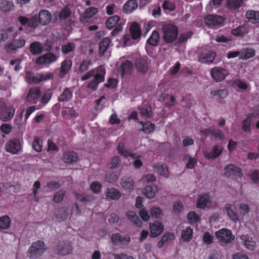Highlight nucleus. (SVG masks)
Returning <instances> with one entry per match:
<instances>
[{"instance_id":"63","label":"nucleus","mask_w":259,"mask_h":259,"mask_svg":"<svg viewBox=\"0 0 259 259\" xmlns=\"http://www.w3.org/2000/svg\"><path fill=\"white\" fill-rule=\"evenodd\" d=\"M162 211L159 207H153L150 209V214L152 218L160 219Z\"/></svg>"},{"instance_id":"23","label":"nucleus","mask_w":259,"mask_h":259,"mask_svg":"<svg viewBox=\"0 0 259 259\" xmlns=\"http://www.w3.org/2000/svg\"><path fill=\"white\" fill-rule=\"evenodd\" d=\"M130 32L133 40L139 39L142 34L140 25L137 22H133L130 27Z\"/></svg>"},{"instance_id":"38","label":"nucleus","mask_w":259,"mask_h":259,"mask_svg":"<svg viewBox=\"0 0 259 259\" xmlns=\"http://www.w3.org/2000/svg\"><path fill=\"white\" fill-rule=\"evenodd\" d=\"M138 123L142 125L141 131H143L145 134H149L152 133L154 130V124L149 121L146 122L138 121Z\"/></svg>"},{"instance_id":"25","label":"nucleus","mask_w":259,"mask_h":259,"mask_svg":"<svg viewBox=\"0 0 259 259\" xmlns=\"http://www.w3.org/2000/svg\"><path fill=\"white\" fill-rule=\"evenodd\" d=\"M105 196L108 199L117 200L121 197L122 194L118 189L114 188H111L106 189Z\"/></svg>"},{"instance_id":"35","label":"nucleus","mask_w":259,"mask_h":259,"mask_svg":"<svg viewBox=\"0 0 259 259\" xmlns=\"http://www.w3.org/2000/svg\"><path fill=\"white\" fill-rule=\"evenodd\" d=\"M242 244L249 250H252L256 246V242L247 236H243L241 237Z\"/></svg>"},{"instance_id":"3","label":"nucleus","mask_w":259,"mask_h":259,"mask_svg":"<svg viewBox=\"0 0 259 259\" xmlns=\"http://www.w3.org/2000/svg\"><path fill=\"white\" fill-rule=\"evenodd\" d=\"M18 34V31L13 32L12 35L13 38V40L5 46V49L8 53H14L25 47L26 44L25 37L21 35L18 38H17L16 37Z\"/></svg>"},{"instance_id":"55","label":"nucleus","mask_w":259,"mask_h":259,"mask_svg":"<svg viewBox=\"0 0 259 259\" xmlns=\"http://www.w3.org/2000/svg\"><path fill=\"white\" fill-rule=\"evenodd\" d=\"M71 14V11L67 7H64L59 13V17L60 19L66 20L68 18Z\"/></svg>"},{"instance_id":"49","label":"nucleus","mask_w":259,"mask_h":259,"mask_svg":"<svg viewBox=\"0 0 259 259\" xmlns=\"http://www.w3.org/2000/svg\"><path fill=\"white\" fill-rule=\"evenodd\" d=\"M138 2L136 0H128L124 6L125 11L132 12L138 8Z\"/></svg>"},{"instance_id":"5","label":"nucleus","mask_w":259,"mask_h":259,"mask_svg":"<svg viewBox=\"0 0 259 259\" xmlns=\"http://www.w3.org/2000/svg\"><path fill=\"white\" fill-rule=\"evenodd\" d=\"M105 74V67L103 65L98 66L94 78L88 84L87 88L94 91L97 90L99 84L104 81Z\"/></svg>"},{"instance_id":"20","label":"nucleus","mask_w":259,"mask_h":259,"mask_svg":"<svg viewBox=\"0 0 259 259\" xmlns=\"http://www.w3.org/2000/svg\"><path fill=\"white\" fill-rule=\"evenodd\" d=\"M244 0H227L226 8L231 12L239 9L243 4Z\"/></svg>"},{"instance_id":"45","label":"nucleus","mask_w":259,"mask_h":259,"mask_svg":"<svg viewBox=\"0 0 259 259\" xmlns=\"http://www.w3.org/2000/svg\"><path fill=\"white\" fill-rule=\"evenodd\" d=\"M255 51L252 48H247L243 50L240 58L242 60H247L255 56Z\"/></svg>"},{"instance_id":"24","label":"nucleus","mask_w":259,"mask_h":259,"mask_svg":"<svg viewBox=\"0 0 259 259\" xmlns=\"http://www.w3.org/2000/svg\"><path fill=\"white\" fill-rule=\"evenodd\" d=\"M72 65V61L65 60L61 64L60 70L59 74L60 78H63L69 72Z\"/></svg>"},{"instance_id":"48","label":"nucleus","mask_w":259,"mask_h":259,"mask_svg":"<svg viewBox=\"0 0 259 259\" xmlns=\"http://www.w3.org/2000/svg\"><path fill=\"white\" fill-rule=\"evenodd\" d=\"M187 219L191 224H196L201 220L200 216L194 211H191L188 213Z\"/></svg>"},{"instance_id":"33","label":"nucleus","mask_w":259,"mask_h":259,"mask_svg":"<svg viewBox=\"0 0 259 259\" xmlns=\"http://www.w3.org/2000/svg\"><path fill=\"white\" fill-rule=\"evenodd\" d=\"M222 149L219 145H215L213 147L211 151L205 154V157L208 159H214L222 154Z\"/></svg>"},{"instance_id":"61","label":"nucleus","mask_w":259,"mask_h":259,"mask_svg":"<svg viewBox=\"0 0 259 259\" xmlns=\"http://www.w3.org/2000/svg\"><path fill=\"white\" fill-rule=\"evenodd\" d=\"M193 35V32L191 31L187 32L180 34L178 39L179 44H182L187 41L189 38H190Z\"/></svg>"},{"instance_id":"43","label":"nucleus","mask_w":259,"mask_h":259,"mask_svg":"<svg viewBox=\"0 0 259 259\" xmlns=\"http://www.w3.org/2000/svg\"><path fill=\"white\" fill-rule=\"evenodd\" d=\"M11 224L10 218L7 215L0 217V230H4L10 228Z\"/></svg>"},{"instance_id":"18","label":"nucleus","mask_w":259,"mask_h":259,"mask_svg":"<svg viewBox=\"0 0 259 259\" xmlns=\"http://www.w3.org/2000/svg\"><path fill=\"white\" fill-rule=\"evenodd\" d=\"M135 66L139 72L146 73L148 69L147 57L144 56L137 58L135 61Z\"/></svg>"},{"instance_id":"57","label":"nucleus","mask_w":259,"mask_h":259,"mask_svg":"<svg viewBox=\"0 0 259 259\" xmlns=\"http://www.w3.org/2000/svg\"><path fill=\"white\" fill-rule=\"evenodd\" d=\"M91 65V60L89 59L83 60L80 64L79 71L81 73H83L89 69L90 66Z\"/></svg>"},{"instance_id":"29","label":"nucleus","mask_w":259,"mask_h":259,"mask_svg":"<svg viewBox=\"0 0 259 259\" xmlns=\"http://www.w3.org/2000/svg\"><path fill=\"white\" fill-rule=\"evenodd\" d=\"M14 9V5L13 2L7 0L0 1V13H8Z\"/></svg>"},{"instance_id":"58","label":"nucleus","mask_w":259,"mask_h":259,"mask_svg":"<svg viewBox=\"0 0 259 259\" xmlns=\"http://www.w3.org/2000/svg\"><path fill=\"white\" fill-rule=\"evenodd\" d=\"M53 94L51 91H48L44 93L42 97H40V101L42 106L46 105L52 98Z\"/></svg>"},{"instance_id":"1","label":"nucleus","mask_w":259,"mask_h":259,"mask_svg":"<svg viewBox=\"0 0 259 259\" xmlns=\"http://www.w3.org/2000/svg\"><path fill=\"white\" fill-rule=\"evenodd\" d=\"M52 20L51 13L47 10L41 9L37 14L32 15V26L37 28L39 25L47 26L50 24Z\"/></svg>"},{"instance_id":"27","label":"nucleus","mask_w":259,"mask_h":259,"mask_svg":"<svg viewBox=\"0 0 259 259\" xmlns=\"http://www.w3.org/2000/svg\"><path fill=\"white\" fill-rule=\"evenodd\" d=\"M215 55V52L209 51L205 54L200 55L198 60L201 62L210 63L213 61Z\"/></svg>"},{"instance_id":"4","label":"nucleus","mask_w":259,"mask_h":259,"mask_svg":"<svg viewBox=\"0 0 259 259\" xmlns=\"http://www.w3.org/2000/svg\"><path fill=\"white\" fill-rule=\"evenodd\" d=\"M163 39L166 43H172L178 38V28L174 24H167L162 26Z\"/></svg>"},{"instance_id":"60","label":"nucleus","mask_w":259,"mask_h":259,"mask_svg":"<svg viewBox=\"0 0 259 259\" xmlns=\"http://www.w3.org/2000/svg\"><path fill=\"white\" fill-rule=\"evenodd\" d=\"M102 186L98 181H95L91 183L90 185V189L92 192L95 194L99 193L102 189Z\"/></svg>"},{"instance_id":"32","label":"nucleus","mask_w":259,"mask_h":259,"mask_svg":"<svg viewBox=\"0 0 259 259\" xmlns=\"http://www.w3.org/2000/svg\"><path fill=\"white\" fill-rule=\"evenodd\" d=\"M120 184L122 188L125 190L129 191L133 190L134 182L131 177L122 178Z\"/></svg>"},{"instance_id":"21","label":"nucleus","mask_w":259,"mask_h":259,"mask_svg":"<svg viewBox=\"0 0 259 259\" xmlns=\"http://www.w3.org/2000/svg\"><path fill=\"white\" fill-rule=\"evenodd\" d=\"M78 154L73 151H67L63 153L62 159L66 163H72L77 161Z\"/></svg>"},{"instance_id":"50","label":"nucleus","mask_w":259,"mask_h":259,"mask_svg":"<svg viewBox=\"0 0 259 259\" xmlns=\"http://www.w3.org/2000/svg\"><path fill=\"white\" fill-rule=\"evenodd\" d=\"M210 95L214 97H219L220 99H224L228 95V91L226 89L211 91Z\"/></svg>"},{"instance_id":"28","label":"nucleus","mask_w":259,"mask_h":259,"mask_svg":"<svg viewBox=\"0 0 259 259\" xmlns=\"http://www.w3.org/2000/svg\"><path fill=\"white\" fill-rule=\"evenodd\" d=\"M246 18L248 21L252 24L259 23V11L255 10H248L245 14Z\"/></svg>"},{"instance_id":"30","label":"nucleus","mask_w":259,"mask_h":259,"mask_svg":"<svg viewBox=\"0 0 259 259\" xmlns=\"http://www.w3.org/2000/svg\"><path fill=\"white\" fill-rule=\"evenodd\" d=\"M175 239V235L172 232H168L163 235L160 240L158 242L157 245L161 248L163 245L167 244L169 241H173Z\"/></svg>"},{"instance_id":"51","label":"nucleus","mask_w":259,"mask_h":259,"mask_svg":"<svg viewBox=\"0 0 259 259\" xmlns=\"http://www.w3.org/2000/svg\"><path fill=\"white\" fill-rule=\"evenodd\" d=\"M98 11V9L95 7L88 8L85 10L82 16L84 19H90L95 16Z\"/></svg>"},{"instance_id":"26","label":"nucleus","mask_w":259,"mask_h":259,"mask_svg":"<svg viewBox=\"0 0 259 259\" xmlns=\"http://www.w3.org/2000/svg\"><path fill=\"white\" fill-rule=\"evenodd\" d=\"M235 207L231 204H226L224 207V210L227 212L229 218L234 222L238 221V217L234 210Z\"/></svg>"},{"instance_id":"31","label":"nucleus","mask_w":259,"mask_h":259,"mask_svg":"<svg viewBox=\"0 0 259 259\" xmlns=\"http://www.w3.org/2000/svg\"><path fill=\"white\" fill-rule=\"evenodd\" d=\"M110 39L108 37L104 38L99 44V52L100 57H103L110 43Z\"/></svg>"},{"instance_id":"22","label":"nucleus","mask_w":259,"mask_h":259,"mask_svg":"<svg viewBox=\"0 0 259 259\" xmlns=\"http://www.w3.org/2000/svg\"><path fill=\"white\" fill-rule=\"evenodd\" d=\"M72 88H65L62 93L58 97V101L60 102H67L73 98Z\"/></svg>"},{"instance_id":"9","label":"nucleus","mask_w":259,"mask_h":259,"mask_svg":"<svg viewBox=\"0 0 259 259\" xmlns=\"http://www.w3.org/2000/svg\"><path fill=\"white\" fill-rule=\"evenodd\" d=\"M215 236L219 241L225 244L230 243L235 239V236L232 234V231L226 228H223L216 231Z\"/></svg>"},{"instance_id":"44","label":"nucleus","mask_w":259,"mask_h":259,"mask_svg":"<svg viewBox=\"0 0 259 259\" xmlns=\"http://www.w3.org/2000/svg\"><path fill=\"white\" fill-rule=\"evenodd\" d=\"M247 33L248 29L244 25L239 26L231 30V33L235 36H243Z\"/></svg>"},{"instance_id":"52","label":"nucleus","mask_w":259,"mask_h":259,"mask_svg":"<svg viewBox=\"0 0 259 259\" xmlns=\"http://www.w3.org/2000/svg\"><path fill=\"white\" fill-rule=\"evenodd\" d=\"M75 49V45L73 42H68L62 46L61 51L63 54L67 55L73 52Z\"/></svg>"},{"instance_id":"6","label":"nucleus","mask_w":259,"mask_h":259,"mask_svg":"<svg viewBox=\"0 0 259 259\" xmlns=\"http://www.w3.org/2000/svg\"><path fill=\"white\" fill-rule=\"evenodd\" d=\"M54 76V73L52 72L38 73L36 75H32L30 71H27L26 73V78L29 84H38L42 81L52 79Z\"/></svg>"},{"instance_id":"13","label":"nucleus","mask_w":259,"mask_h":259,"mask_svg":"<svg viewBox=\"0 0 259 259\" xmlns=\"http://www.w3.org/2000/svg\"><path fill=\"white\" fill-rule=\"evenodd\" d=\"M5 150L12 154H17L22 150L20 140L13 139L9 140L5 145Z\"/></svg>"},{"instance_id":"7","label":"nucleus","mask_w":259,"mask_h":259,"mask_svg":"<svg viewBox=\"0 0 259 259\" xmlns=\"http://www.w3.org/2000/svg\"><path fill=\"white\" fill-rule=\"evenodd\" d=\"M15 109L12 107H7L4 101L0 100V118L4 121L12 119L15 114Z\"/></svg>"},{"instance_id":"8","label":"nucleus","mask_w":259,"mask_h":259,"mask_svg":"<svg viewBox=\"0 0 259 259\" xmlns=\"http://www.w3.org/2000/svg\"><path fill=\"white\" fill-rule=\"evenodd\" d=\"M224 18L217 15H209L204 18V22L208 27L214 28L220 27L223 25Z\"/></svg>"},{"instance_id":"59","label":"nucleus","mask_w":259,"mask_h":259,"mask_svg":"<svg viewBox=\"0 0 259 259\" xmlns=\"http://www.w3.org/2000/svg\"><path fill=\"white\" fill-rule=\"evenodd\" d=\"M207 131L210 132V134L215 138H218L221 140H223L225 138L223 132L220 130L212 128V130H208Z\"/></svg>"},{"instance_id":"36","label":"nucleus","mask_w":259,"mask_h":259,"mask_svg":"<svg viewBox=\"0 0 259 259\" xmlns=\"http://www.w3.org/2000/svg\"><path fill=\"white\" fill-rule=\"evenodd\" d=\"M254 117L253 114L250 113L248 114L246 118L243 120L242 129L244 132H247L250 131L251 125L253 122V118Z\"/></svg>"},{"instance_id":"62","label":"nucleus","mask_w":259,"mask_h":259,"mask_svg":"<svg viewBox=\"0 0 259 259\" xmlns=\"http://www.w3.org/2000/svg\"><path fill=\"white\" fill-rule=\"evenodd\" d=\"M233 85L237 87L239 89L243 90H245L248 88V84L240 79H236L233 81Z\"/></svg>"},{"instance_id":"54","label":"nucleus","mask_w":259,"mask_h":259,"mask_svg":"<svg viewBox=\"0 0 259 259\" xmlns=\"http://www.w3.org/2000/svg\"><path fill=\"white\" fill-rule=\"evenodd\" d=\"M117 153L120 154L125 158L128 157L130 155V152L124 149V145L123 143L118 144L117 147Z\"/></svg>"},{"instance_id":"12","label":"nucleus","mask_w":259,"mask_h":259,"mask_svg":"<svg viewBox=\"0 0 259 259\" xmlns=\"http://www.w3.org/2000/svg\"><path fill=\"white\" fill-rule=\"evenodd\" d=\"M212 204V198L208 193H202L198 197L196 207L197 208L205 209L211 207Z\"/></svg>"},{"instance_id":"16","label":"nucleus","mask_w":259,"mask_h":259,"mask_svg":"<svg viewBox=\"0 0 259 259\" xmlns=\"http://www.w3.org/2000/svg\"><path fill=\"white\" fill-rule=\"evenodd\" d=\"M111 240L115 245H126L130 242L131 237L128 235L122 236L119 233H115L112 234Z\"/></svg>"},{"instance_id":"37","label":"nucleus","mask_w":259,"mask_h":259,"mask_svg":"<svg viewBox=\"0 0 259 259\" xmlns=\"http://www.w3.org/2000/svg\"><path fill=\"white\" fill-rule=\"evenodd\" d=\"M29 49L30 52L33 55H39L43 52V48L39 41L31 43Z\"/></svg>"},{"instance_id":"56","label":"nucleus","mask_w":259,"mask_h":259,"mask_svg":"<svg viewBox=\"0 0 259 259\" xmlns=\"http://www.w3.org/2000/svg\"><path fill=\"white\" fill-rule=\"evenodd\" d=\"M121 164V160L118 156H115L113 157L111 161V163L109 164V168L110 169H114L115 168L119 167Z\"/></svg>"},{"instance_id":"41","label":"nucleus","mask_w":259,"mask_h":259,"mask_svg":"<svg viewBox=\"0 0 259 259\" xmlns=\"http://www.w3.org/2000/svg\"><path fill=\"white\" fill-rule=\"evenodd\" d=\"M159 33L154 30L152 32L151 35L147 40V42L151 46H156L158 45L159 40Z\"/></svg>"},{"instance_id":"2","label":"nucleus","mask_w":259,"mask_h":259,"mask_svg":"<svg viewBox=\"0 0 259 259\" xmlns=\"http://www.w3.org/2000/svg\"><path fill=\"white\" fill-rule=\"evenodd\" d=\"M47 250V246L44 241L39 240L33 242L26 252L30 259H37L40 257Z\"/></svg>"},{"instance_id":"40","label":"nucleus","mask_w":259,"mask_h":259,"mask_svg":"<svg viewBox=\"0 0 259 259\" xmlns=\"http://www.w3.org/2000/svg\"><path fill=\"white\" fill-rule=\"evenodd\" d=\"M17 20L22 26H27L28 28L35 29V27L32 26V16L28 18L23 16H19L17 17Z\"/></svg>"},{"instance_id":"34","label":"nucleus","mask_w":259,"mask_h":259,"mask_svg":"<svg viewBox=\"0 0 259 259\" xmlns=\"http://www.w3.org/2000/svg\"><path fill=\"white\" fill-rule=\"evenodd\" d=\"M14 32V28L12 26L6 29H0V42L6 41Z\"/></svg>"},{"instance_id":"53","label":"nucleus","mask_w":259,"mask_h":259,"mask_svg":"<svg viewBox=\"0 0 259 259\" xmlns=\"http://www.w3.org/2000/svg\"><path fill=\"white\" fill-rule=\"evenodd\" d=\"M32 148L36 152H39L42 150V141L37 137H35L32 143Z\"/></svg>"},{"instance_id":"11","label":"nucleus","mask_w":259,"mask_h":259,"mask_svg":"<svg viewBox=\"0 0 259 259\" xmlns=\"http://www.w3.org/2000/svg\"><path fill=\"white\" fill-rule=\"evenodd\" d=\"M133 67V64L131 61L125 60L117 67V72L121 78H126L131 75Z\"/></svg>"},{"instance_id":"17","label":"nucleus","mask_w":259,"mask_h":259,"mask_svg":"<svg viewBox=\"0 0 259 259\" xmlns=\"http://www.w3.org/2000/svg\"><path fill=\"white\" fill-rule=\"evenodd\" d=\"M57 253L62 256L68 255L72 252L71 245L64 241H59L57 245Z\"/></svg>"},{"instance_id":"10","label":"nucleus","mask_w":259,"mask_h":259,"mask_svg":"<svg viewBox=\"0 0 259 259\" xmlns=\"http://www.w3.org/2000/svg\"><path fill=\"white\" fill-rule=\"evenodd\" d=\"M41 93L39 87L30 88L27 93L26 101L29 105H36L40 100Z\"/></svg>"},{"instance_id":"42","label":"nucleus","mask_w":259,"mask_h":259,"mask_svg":"<svg viewBox=\"0 0 259 259\" xmlns=\"http://www.w3.org/2000/svg\"><path fill=\"white\" fill-rule=\"evenodd\" d=\"M193 229L190 227H187L182 231L181 238L184 242L190 241L193 237Z\"/></svg>"},{"instance_id":"47","label":"nucleus","mask_w":259,"mask_h":259,"mask_svg":"<svg viewBox=\"0 0 259 259\" xmlns=\"http://www.w3.org/2000/svg\"><path fill=\"white\" fill-rule=\"evenodd\" d=\"M126 215L130 221L134 223L137 226H140L141 225L142 222L135 212L127 211L126 212Z\"/></svg>"},{"instance_id":"39","label":"nucleus","mask_w":259,"mask_h":259,"mask_svg":"<svg viewBox=\"0 0 259 259\" xmlns=\"http://www.w3.org/2000/svg\"><path fill=\"white\" fill-rule=\"evenodd\" d=\"M157 191L155 185H148L143 190V194L148 198H152L154 197Z\"/></svg>"},{"instance_id":"15","label":"nucleus","mask_w":259,"mask_h":259,"mask_svg":"<svg viewBox=\"0 0 259 259\" xmlns=\"http://www.w3.org/2000/svg\"><path fill=\"white\" fill-rule=\"evenodd\" d=\"M228 74L227 70L222 67H215L210 70V75L216 82L223 81Z\"/></svg>"},{"instance_id":"46","label":"nucleus","mask_w":259,"mask_h":259,"mask_svg":"<svg viewBox=\"0 0 259 259\" xmlns=\"http://www.w3.org/2000/svg\"><path fill=\"white\" fill-rule=\"evenodd\" d=\"M120 17L117 15H114L110 17L106 20V26L108 29H111L117 22L120 20Z\"/></svg>"},{"instance_id":"64","label":"nucleus","mask_w":259,"mask_h":259,"mask_svg":"<svg viewBox=\"0 0 259 259\" xmlns=\"http://www.w3.org/2000/svg\"><path fill=\"white\" fill-rule=\"evenodd\" d=\"M155 167L161 176L166 177L168 169L166 165L158 163L156 165Z\"/></svg>"},{"instance_id":"19","label":"nucleus","mask_w":259,"mask_h":259,"mask_svg":"<svg viewBox=\"0 0 259 259\" xmlns=\"http://www.w3.org/2000/svg\"><path fill=\"white\" fill-rule=\"evenodd\" d=\"M150 236L152 237H156L161 234L163 231L164 226L163 224L158 221H154L149 225Z\"/></svg>"},{"instance_id":"14","label":"nucleus","mask_w":259,"mask_h":259,"mask_svg":"<svg viewBox=\"0 0 259 259\" xmlns=\"http://www.w3.org/2000/svg\"><path fill=\"white\" fill-rule=\"evenodd\" d=\"M225 175L233 179L241 178L242 177V170L233 164L228 165L224 168Z\"/></svg>"}]
</instances>
